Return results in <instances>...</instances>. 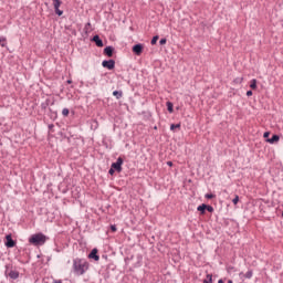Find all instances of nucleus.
<instances>
[{
	"mask_svg": "<svg viewBox=\"0 0 283 283\" xmlns=\"http://www.w3.org/2000/svg\"><path fill=\"white\" fill-rule=\"evenodd\" d=\"M247 96H253V91H248Z\"/></svg>",
	"mask_w": 283,
	"mask_h": 283,
	"instance_id": "obj_31",
	"label": "nucleus"
},
{
	"mask_svg": "<svg viewBox=\"0 0 283 283\" xmlns=\"http://www.w3.org/2000/svg\"><path fill=\"white\" fill-rule=\"evenodd\" d=\"M269 136H271V133H269V132H265V133L263 134V137H264V138H269Z\"/></svg>",
	"mask_w": 283,
	"mask_h": 283,
	"instance_id": "obj_30",
	"label": "nucleus"
},
{
	"mask_svg": "<svg viewBox=\"0 0 283 283\" xmlns=\"http://www.w3.org/2000/svg\"><path fill=\"white\" fill-rule=\"evenodd\" d=\"M166 106H167L169 114H174V103L167 102Z\"/></svg>",
	"mask_w": 283,
	"mask_h": 283,
	"instance_id": "obj_17",
	"label": "nucleus"
},
{
	"mask_svg": "<svg viewBox=\"0 0 283 283\" xmlns=\"http://www.w3.org/2000/svg\"><path fill=\"white\" fill-rule=\"evenodd\" d=\"M206 211H208L209 213H213V208L209 205H206Z\"/></svg>",
	"mask_w": 283,
	"mask_h": 283,
	"instance_id": "obj_25",
	"label": "nucleus"
},
{
	"mask_svg": "<svg viewBox=\"0 0 283 283\" xmlns=\"http://www.w3.org/2000/svg\"><path fill=\"white\" fill-rule=\"evenodd\" d=\"M280 142V136L279 135H272L271 138L266 139V143H270V145H274V143H279Z\"/></svg>",
	"mask_w": 283,
	"mask_h": 283,
	"instance_id": "obj_12",
	"label": "nucleus"
},
{
	"mask_svg": "<svg viewBox=\"0 0 283 283\" xmlns=\"http://www.w3.org/2000/svg\"><path fill=\"white\" fill-rule=\"evenodd\" d=\"M67 83H72V81L69 80Z\"/></svg>",
	"mask_w": 283,
	"mask_h": 283,
	"instance_id": "obj_37",
	"label": "nucleus"
},
{
	"mask_svg": "<svg viewBox=\"0 0 283 283\" xmlns=\"http://www.w3.org/2000/svg\"><path fill=\"white\" fill-rule=\"evenodd\" d=\"M111 231H112L113 233H116V231H117L116 226H111Z\"/></svg>",
	"mask_w": 283,
	"mask_h": 283,
	"instance_id": "obj_29",
	"label": "nucleus"
},
{
	"mask_svg": "<svg viewBox=\"0 0 283 283\" xmlns=\"http://www.w3.org/2000/svg\"><path fill=\"white\" fill-rule=\"evenodd\" d=\"M90 28H92V23L87 22L84 27V32L87 34V32H90Z\"/></svg>",
	"mask_w": 283,
	"mask_h": 283,
	"instance_id": "obj_20",
	"label": "nucleus"
},
{
	"mask_svg": "<svg viewBox=\"0 0 283 283\" xmlns=\"http://www.w3.org/2000/svg\"><path fill=\"white\" fill-rule=\"evenodd\" d=\"M203 283H213V275L207 274L206 279L203 280Z\"/></svg>",
	"mask_w": 283,
	"mask_h": 283,
	"instance_id": "obj_18",
	"label": "nucleus"
},
{
	"mask_svg": "<svg viewBox=\"0 0 283 283\" xmlns=\"http://www.w3.org/2000/svg\"><path fill=\"white\" fill-rule=\"evenodd\" d=\"M123 163H125L123 157H118L117 160L111 165V167H113L117 174H120V171H123Z\"/></svg>",
	"mask_w": 283,
	"mask_h": 283,
	"instance_id": "obj_4",
	"label": "nucleus"
},
{
	"mask_svg": "<svg viewBox=\"0 0 283 283\" xmlns=\"http://www.w3.org/2000/svg\"><path fill=\"white\" fill-rule=\"evenodd\" d=\"M282 218H283V212H282Z\"/></svg>",
	"mask_w": 283,
	"mask_h": 283,
	"instance_id": "obj_39",
	"label": "nucleus"
},
{
	"mask_svg": "<svg viewBox=\"0 0 283 283\" xmlns=\"http://www.w3.org/2000/svg\"><path fill=\"white\" fill-rule=\"evenodd\" d=\"M53 1V7L55 10V14H57V17H63V10H61V6H63V1L62 0H52Z\"/></svg>",
	"mask_w": 283,
	"mask_h": 283,
	"instance_id": "obj_5",
	"label": "nucleus"
},
{
	"mask_svg": "<svg viewBox=\"0 0 283 283\" xmlns=\"http://www.w3.org/2000/svg\"><path fill=\"white\" fill-rule=\"evenodd\" d=\"M113 96H115L117 101H120V98H123V91H114Z\"/></svg>",
	"mask_w": 283,
	"mask_h": 283,
	"instance_id": "obj_15",
	"label": "nucleus"
},
{
	"mask_svg": "<svg viewBox=\"0 0 283 283\" xmlns=\"http://www.w3.org/2000/svg\"><path fill=\"white\" fill-rule=\"evenodd\" d=\"M0 43H4L3 41H0Z\"/></svg>",
	"mask_w": 283,
	"mask_h": 283,
	"instance_id": "obj_38",
	"label": "nucleus"
},
{
	"mask_svg": "<svg viewBox=\"0 0 283 283\" xmlns=\"http://www.w3.org/2000/svg\"><path fill=\"white\" fill-rule=\"evenodd\" d=\"M49 129H50V132H52V129H54V124H50Z\"/></svg>",
	"mask_w": 283,
	"mask_h": 283,
	"instance_id": "obj_32",
	"label": "nucleus"
},
{
	"mask_svg": "<svg viewBox=\"0 0 283 283\" xmlns=\"http://www.w3.org/2000/svg\"><path fill=\"white\" fill-rule=\"evenodd\" d=\"M240 275H243L247 280H251V277H253V270H249L245 274L240 273Z\"/></svg>",
	"mask_w": 283,
	"mask_h": 283,
	"instance_id": "obj_14",
	"label": "nucleus"
},
{
	"mask_svg": "<svg viewBox=\"0 0 283 283\" xmlns=\"http://www.w3.org/2000/svg\"><path fill=\"white\" fill-rule=\"evenodd\" d=\"M175 129H180V124H171L170 132H174Z\"/></svg>",
	"mask_w": 283,
	"mask_h": 283,
	"instance_id": "obj_19",
	"label": "nucleus"
},
{
	"mask_svg": "<svg viewBox=\"0 0 283 283\" xmlns=\"http://www.w3.org/2000/svg\"><path fill=\"white\" fill-rule=\"evenodd\" d=\"M92 41L97 48H103V40H101V36L98 34L94 35L92 38Z\"/></svg>",
	"mask_w": 283,
	"mask_h": 283,
	"instance_id": "obj_10",
	"label": "nucleus"
},
{
	"mask_svg": "<svg viewBox=\"0 0 283 283\" xmlns=\"http://www.w3.org/2000/svg\"><path fill=\"white\" fill-rule=\"evenodd\" d=\"M90 269V263L85 259H74L73 260V273L75 275H85Z\"/></svg>",
	"mask_w": 283,
	"mask_h": 283,
	"instance_id": "obj_1",
	"label": "nucleus"
},
{
	"mask_svg": "<svg viewBox=\"0 0 283 283\" xmlns=\"http://www.w3.org/2000/svg\"><path fill=\"white\" fill-rule=\"evenodd\" d=\"M53 283H63L61 280H54Z\"/></svg>",
	"mask_w": 283,
	"mask_h": 283,
	"instance_id": "obj_33",
	"label": "nucleus"
},
{
	"mask_svg": "<svg viewBox=\"0 0 283 283\" xmlns=\"http://www.w3.org/2000/svg\"><path fill=\"white\" fill-rule=\"evenodd\" d=\"M62 115L65 116V117L70 116V109L69 108H63L62 109Z\"/></svg>",
	"mask_w": 283,
	"mask_h": 283,
	"instance_id": "obj_22",
	"label": "nucleus"
},
{
	"mask_svg": "<svg viewBox=\"0 0 283 283\" xmlns=\"http://www.w3.org/2000/svg\"><path fill=\"white\" fill-rule=\"evenodd\" d=\"M102 67H105L106 70H114V67H116V61H114V60H104L102 62Z\"/></svg>",
	"mask_w": 283,
	"mask_h": 283,
	"instance_id": "obj_7",
	"label": "nucleus"
},
{
	"mask_svg": "<svg viewBox=\"0 0 283 283\" xmlns=\"http://www.w3.org/2000/svg\"><path fill=\"white\" fill-rule=\"evenodd\" d=\"M144 46L143 44L138 43L133 46V52L136 56H140L143 54Z\"/></svg>",
	"mask_w": 283,
	"mask_h": 283,
	"instance_id": "obj_9",
	"label": "nucleus"
},
{
	"mask_svg": "<svg viewBox=\"0 0 283 283\" xmlns=\"http://www.w3.org/2000/svg\"><path fill=\"white\" fill-rule=\"evenodd\" d=\"M4 247H7V249H14V247H17V241L12 240V234L6 235Z\"/></svg>",
	"mask_w": 283,
	"mask_h": 283,
	"instance_id": "obj_6",
	"label": "nucleus"
},
{
	"mask_svg": "<svg viewBox=\"0 0 283 283\" xmlns=\"http://www.w3.org/2000/svg\"><path fill=\"white\" fill-rule=\"evenodd\" d=\"M251 90H258V80L253 78L250 82Z\"/></svg>",
	"mask_w": 283,
	"mask_h": 283,
	"instance_id": "obj_16",
	"label": "nucleus"
},
{
	"mask_svg": "<svg viewBox=\"0 0 283 283\" xmlns=\"http://www.w3.org/2000/svg\"><path fill=\"white\" fill-rule=\"evenodd\" d=\"M108 174H109V176H114V174H116V170L111 166Z\"/></svg>",
	"mask_w": 283,
	"mask_h": 283,
	"instance_id": "obj_28",
	"label": "nucleus"
},
{
	"mask_svg": "<svg viewBox=\"0 0 283 283\" xmlns=\"http://www.w3.org/2000/svg\"><path fill=\"white\" fill-rule=\"evenodd\" d=\"M158 35H155L150 41L151 45H156V43H158Z\"/></svg>",
	"mask_w": 283,
	"mask_h": 283,
	"instance_id": "obj_23",
	"label": "nucleus"
},
{
	"mask_svg": "<svg viewBox=\"0 0 283 283\" xmlns=\"http://www.w3.org/2000/svg\"><path fill=\"white\" fill-rule=\"evenodd\" d=\"M167 44V39L163 38L159 40V45H166Z\"/></svg>",
	"mask_w": 283,
	"mask_h": 283,
	"instance_id": "obj_26",
	"label": "nucleus"
},
{
	"mask_svg": "<svg viewBox=\"0 0 283 283\" xmlns=\"http://www.w3.org/2000/svg\"><path fill=\"white\" fill-rule=\"evenodd\" d=\"M114 46H106L104 49V54L105 56H108L109 59H112V56H114Z\"/></svg>",
	"mask_w": 283,
	"mask_h": 283,
	"instance_id": "obj_11",
	"label": "nucleus"
},
{
	"mask_svg": "<svg viewBox=\"0 0 283 283\" xmlns=\"http://www.w3.org/2000/svg\"><path fill=\"white\" fill-rule=\"evenodd\" d=\"M50 105V99H46L45 103L41 104L42 109H48V106Z\"/></svg>",
	"mask_w": 283,
	"mask_h": 283,
	"instance_id": "obj_21",
	"label": "nucleus"
},
{
	"mask_svg": "<svg viewBox=\"0 0 283 283\" xmlns=\"http://www.w3.org/2000/svg\"><path fill=\"white\" fill-rule=\"evenodd\" d=\"M197 211H200L201 216H205V212L207 211V203L198 206Z\"/></svg>",
	"mask_w": 283,
	"mask_h": 283,
	"instance_id": "obj_13",
	"label": "nucleus"
},
{
	"mask_svg": "<svg viewBox=\"0 0 283 283\" xmlns=\"http://www.w3.org/2000/svg\"><path fill=\"white\" fill-rule=\"evenodd\" d=\"M10 269H12V265L11 264H7L6 265L4 275H8V277H10L11 280H18L19 272L14 271V270H10Z\"/></svg>",
	"mask_w": 283,
	"mask_h": 283,
	"instance_id": "obj_3",
	"label": "nucleus"
},
{
	"mask_svg": "<svg viewBox=\"0 0 283 283\" xmlns=\"http://www.w3.org/2000/svg\"><path fill=\"white\" fill-rule=\"evenodd\" d=\"M88 259L98 262V260H101V256L98 255V249H93L88 254Z\"/></svg>",
	"mask_w": 283,
	"mask_h": 283,
	"instance_id": "obj_8",
	"label": "nucleus"
},
{
	"mask_svg": "<svg viewBox=\"0 0 283 283\" xmlns=\"http://www.w3.org/2000/svg\"><path fill=\"white\" fill-rule=\"evenodd\" d=\"M46 240H48V237H45V234H43V233L32 234L29 238V242H30V244H33V247H43V244H45Z\"/></svg>",
	"mask_w": 283,
	"mask_h": 283,
	"instance_id": "obj_2",
	"label": "nucleus"
},
{
	"mask_svg": "<svg viewBox=\"0 0 283 283\" xmlns=\"http://www.w3.org/2000/svg\"><path fill=\"white\" fill-rule=\"evenodd\" d=\"M233 205H238L240 202V197L235 196L234 199L232 200Z\"/></svg>",
	"mask_w": 283,
	"mask_h": 283,
	"instance_id": "obj_27",
	"label": "nucleus"
},
{
	"mask_svg": "<svg viewBox=\"0 0 283 283\" xmlns=\"http://www.w3.org/2000/svg\"><path fill=\"white\" fill-rule=\"evenodd\" d=\"M167 165H168L169 167H171V166L174 165V163L167 161Z\"/></svg>",
	"mask_w": 283,
	"mask_h": 283,
	"instance_id": "obj_34",
	"label": "nucleus"
},
{
	"mask_svg": "<svg viewBox=\"0 0 283 283\" xmlns=\"http://www.w3.org/2000/svg\"><path fill=\"white\" fill-rule=\"evenodd\" d=\"M205 198H207V200H212V198H216V195H213V193H206Z\"/></svg>",
	"mask_w": 283,
	"mask_h": 283,
	"instance_id": "obj_24",
	"label": "nucleus"
},
{
	"mask_svg": "<svg viewBox=\"0 0 283 283\" xmlns=\"http://www.w3.org/2000/svg\"><path fill=\"white\" fill-rule=\"evenodd\" d=\"M218 283H224V280L220 279V280L218 281Z\"/></svg>",
	"mask_w": 283,
	"mask_h": 283,
	"instance_id": "obj_35",
	"label": "nucleus"
},
{
	"mask_svg": "<svg viewBox=\"0 0 283 283\" xmlns=\"http://www.w3.org/2000/svg\"><path fill=\"white\" fill-rule=\"evenodd\" d=\"M228 283H233V281L232 280H228Z\"/></svg>",
	"mask_w": 283,
	"mask_h": 283,
	"instance_id": "obj_36",
	"label": "nucleus"
}]
</instances>
